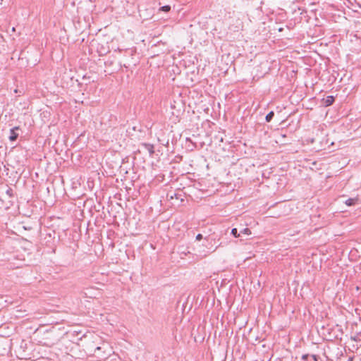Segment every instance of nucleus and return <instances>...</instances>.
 Segmentation results:
<instances>
[{"instance_id":"nucleus-3","label":"nucleus","mask_w":361,"mask_h":361,"mask_svg":"<svg viewBox=\"0 0 361 361\" xmlns=\"http://www.w3.org/2000/svg\"><path fill=\"white\" fill-rule=\"evenodd\" d=\"M142 146L146 150L148 151L150 155H152L154 153V148L153 145L149 143H143Z\"/></svg>"},{"instance_id":"nucleus-1","label":"nucleus","mask_w":361,"mask_h":361,"mask_svg":"<svg viewBox=\"0 0 361 361\" xmlns=\"http://www.w3.org/2000/svg\"><path fill=\"white\" fill-rule=\"evenodd\" d=\"M19 130H20L19 126L13 127V128H11L10 130V135H9L8 138L11 142H14L18 139V133H17L16 131Z\"/></svg>"},{"instance_id":"nucleus-12","label":"nucleus","mask_w":361,"mask_h":361,"mask_svg":"<svg viewBox=\"0 0 361 361\" xmlns=\"http://www.w3.org/2000/svg\"><path fill=\"white\" fill-rule=\"evenodd\" d=\"M6 194H8L10 197H11L12 196V189L11 188H8L6 190Z\"/></svg>"},{"instance_id":"nucleus-7","label":"nucleus","mask_w":361,"mask_h":361,"mask_svg":"<svg viewBox=\"0 0 361 361\" xmlns=\"http://www.w3.org/2000/svg\"><path fill=\"white\" fill-rule=\"evenodd\" d=\"M231 234L235 237L238 238L240 235V233H238L237 228H234L231 230Z\"/></svg>"},{"instance_id":"nucleus-8","label":"nucleus","mask_w":361,"mask_h":361,"mask_svg":"<svg viewBox=\"0 0 361 361\" xmlns=\"http://www.w3.org/2000/svg\"><path fill=\"white\" fill-rule=\"evenodd\" d=\"M240 234H245V235H250L251 234V231L248 228H243L240 231Z\"/></svg>"},{"instance_id":"nucleus-13","label":"nucleus","mask_w":361,"mask_h":361,"mask_svg":"<svg viewBox=\"0 0 361 361\" xmlns=\"http://www.w3.org/2000/svg\"><path fill=\"white\" fill-rule=\"evenodd\" d=\"M101 350H102V347L97 346V347L95 348L94 352V353H97V352L100 351Z\"/></svg>"},{"instance_id":"nucleus-10","label":"nucleus","mask_w":361,"mask_h":361,"mask_svg":"<svg viewBox=\"0 0 361 361\" xmlns=\"http://www.w3.org/2000/svg\"><path fill=\"white\" fill-rule=\"evenodd\" d=\"M310 357H312V359L314 360V361H318V358L319 357L316 355H310Z\"/></svg>"},{"instance_id":"nucleus-11","label":"nucleus","mask_w":361,"mask_h":361,"mask_svg":"<svg viewBox=\"0 0 361 361\" xmlns=\"http://www.w3.org/2000/svg\"><path fill=\"white\" fill-rule=\"evenodd\" d=\"M195 238H196L197 240H202L203 238V236H202V234L199 233V234H197L196 235Z\"/></svg>"},{"instance_id":"nucleus-9","label":"nucleus","mask_w":361,"mask_h":361,"mask_svg":"<svg viewBox=\"0 0 361 361\" xmlns=\"http://www.w3.org/2000/svg\"><path fill=\"white\" fill-rule=\"evenodd\" d=\"M310 357V355L308 354L303 355L302 356V360L307 361Z\"/></svg>"},{"instance_id":"nucleus-6","label":"nucleus","mask_w":361,"mask_h":361,"mask_svg":"<svg viewBox=\"0 0 361 361\" xmlns=\"http://www.w3.org/2000/svg\"><path fill=\"white\" fill-rule=\"evenodd\" d=\"M171 10V6L169 5L163 6L159 8V11H164V12H169Z\"/></svg>"},{"instance_id":"nucleus-2","label":"nucleus","mask_w":361,"mask_h":361,"mask_svg":"<svg viewBox=\"0 0 361 361\" xmlns=\"http://www.w3.org/2000/svg\"><path fill=\"white\" fill-rule=\"evenodd\" d=\"M334 100H335L334 97L329 95V96H327L325 99H323V104L325 106H331V104H333V103L334 102Z\"/></svg>"},{"instance_id":"nucleus-4","label":"nucleus","mask_w":361,"mask_h":361,"mask_svg":"<svg viewBox=\"0 0 361 361\" xmlns=\"http://www.w3.org/2000/svg\"><path fill=\"white\" fill-rule=\"evenodd\" d=\"M358 201V198H349L345 201V203L347 206H353L355 205Z\"/></svg>"},{"instance_id":"nucleus-5","label":"nucleus","mask_w":361,"mask_h":361,"mask_svg":"<svg viewBox=\"0 0 361 361\" xmlns=\"http://www.w3.org/2000/svg\"><path fill=\"white\" fill-rule=\"evenodd\" d=\"M274 116V112L273 111H270L265 117V120L267 122H270Z\"/></svg>"}]
</instances>
